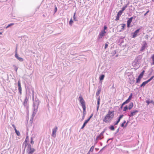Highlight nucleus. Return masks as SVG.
Wrapping results in <instances>:
<instances>
[{
	"mask_svg": "<svg viewBox=\"0 0 154 154\" xmlns=\"http://www.w3.org/2000/svg\"><path fill=\"white\" fill-rule=\"evenodd\" d=\"M32 92V100L33 101V106L34 109L33 112V114L32 115V116H34L37 112L38 106L39 104L40 101L38 98L36 97L35 98V100L34 99V91H33Z\"/></svg>",
	"mask_w": 154,
	"mask_h": 154,
	"instance_id": "1",
	"label": "nucleus"
},
{
	"mask_svg": "<svg viewBox=\"0 0 154 154\" xmlns=\"http://www.w3.org/2000/svg\"><path fill=\"white\" fill-rule=\"evenodd\" d=\"M114 111H111L109 110L103 120V122L107 123L110 121L114 117Z\"/></svg>",
	"mask_w": 154,
	"mask_h": 154,
	"instance_id": "2",
	"label": "nucleus"
},
{
	"mask_svg": "<svg viewBox=\"0 0 154 154\" xmlns=\"http://www.w3.org/2000/svg\"><path fill=\"white\" fill-rule=\"evenodd\" d=\"M79 100L83 108V112H86L85 102L81 96H79Z\"/></svg>",
	"mask_w": 154,
	"mask_h": 154,
	"instance_id": "3",
	"label": "nucleus"
},
{
	"mask_svg": "<svg viewBox=\"0 0 154 154\" xmlns=\"http://www.w3.org/2000/svg\"><path fill=\"white\" fill-rule=\"evenodd\" d=\"M141 55H139L134 60L132 63V65L134 67L138 66L139 65V61L141 59Z\"/></svg>",
	"mask_w": 154,
	"mask_h": 154,
	"instance_id": "4",
	"label": "nucleus"
},
{
	"mask_svg": "<svg viewBox=\"0 0 154 154\" xmlns=\"http://www.w3.org/2000/svg\"><path fill=\"white\" fill-rule=\"evenodd\" d=\"M35 149L31 147V146L30 144L28 145L27 149V152L28 154H33V153L35 151Z\"/></svg>",
	"mask_w": 154,
	"mask_h": 154,
	"instance_id": "5",
	"label": "nucleus"
},
{
	"mask_svg": "<svg viewBox=\"0 0 154 154\" xmlns=\"http://www.w3.org/2000/svg\"><path fill=\"white\" fill-rule=\"evenodd\" d=\"M106 33V32L101 30V32H100L99 35H98L97 37V39H99L100 38H102L104 36Z\"/></svg>",
	"mask_w": 154,
	"mask_h": 154,
	"instance_id": "6",
	"label": "nucleus"
},
{
	"mask_svg": "<svg viewBox=\"0 0 154 154\" xmlns=\"http://www.w3.org/2000/svg\"><path fill=\"white\" fill-rule=\"evenodd\" d=\"M105 131H102L100 134L98 135L96 137V140H101L103 138V134Z\"/></svg>",
	"mask_w": 154,
	"mask_h": 154,
	"instance_id": "7",
	"label": "nucleus"
},
{
	"mask_svg": "<svg viewBox=\"0 0 154 154\" xmlns=\"http://www.w3.org/2000/svg\"><path fill=\"white\" fill-rule=\"evenodd\" d=\"M57 127L56 126L52 129V136L54 138H55L56 136V132H57Z\"/></svg>",
	"mask_w": 154,
	"mask_h": 154,
	"instance_id": "8",
	"label": "nucleus"
},
{
	"mask_svg": "<svg viewBox=\"0 0 154 154\" xmlns=\"http://www.w3.org/2000/svg\"><path fill=\"white\" fill-rule=\"evenodd\" d=\"M138 112V110H134L133 111H131L130 112V114H128V116L130 117L133 116L134 115H136V114Z\"/></svg>",
	"mask_w": 154,
	"mask_h": 154,
	"instance_id": "9",
	"label": "nucleus"
},
{
	"mask_svg": "<svg viewBox=\"0 0 154 154\" xmlns=\"http://www.w3.org/2000/svg\"><path fill=\"white\" fill-rule=\"evenodd\" d=\"M18 89L19 90V91L20 94H22V88L21 87V85L20 83V80H18Z\"/></svg>",
	"mask_w": 154,
	"mask_h": 154,
	"instance_id": "10",
	"label": "nucleus"
},
{
	"mask_svg": "<svg viewBox=\"0 0 154 154\" xmlns=\"http://www.w3.org/2000/svg\"><path fill=\"white\" fill-rule=\"evenodd\" d=\"M140 29V28H139L136 30L135 31V32L133 33V35H132V38H135L137 36V35L138 33H139Z\"/></svg>",
	"mask_w": 154,
	"mask_h": 154,
	"instance_id": "11",
	"label": "nucleus"
},
{
	"mask_svg": "<svg viewBox=\"0 0 154 154\" xmlns=\"http://www.w3.org/2000/svg\"><path fill=\"white\" fill-rule=\"evenodd\" d=\"M133 19V17H131L129 18L128 19V20L127 21V26L129 28V27H130V25Z\"/></svg>",
	"mask_w": 154,
	"mask_h": 154,
	"instance_id": "12",
	"label": "nucleus"
},
{
	"mask_svg": "<svg viewBox=\"0 0 154 154\" xmlns=\"http://www.w3.org/2000/svg\"><path fill=\"white\" fill-rule=\"evenodd\" d=\"M15 56L16 57V58L18 60L22 62V61H23V58L19 57L18 56L17 54H15Z\"/></svg>",
	"mask_w": 154,
	"mask_h": 154,
	"instance_id": "13",
	"label": "nucleus"
},
{
	"mask_svg": "<svg viewBox=\"0 0 154 154\" xmlns=\"http://www.w3.org/2000/svg\"><path fill=\"white\" fill-rule=\"evenodd\" d=\"M28 100V99L27 98V97L26 96L23 103V104L24 106H27V102Z\"/></svg>",
	"mask_w": 154,
	"mask_h": 154,
	"instance_id": "14",
	"label": "nucleus"
},
{
	"mask_svg": "<svg viewBox=\"0 0 154 154\" xmlns=\"http://www.w3.org/2000/svg\"><path fill=\"white\" fill-rule=\"evenodd\" d=\"M134 77H132L129 79L130 82L131 84H132L134 83Z\"/></svg>",
	"mask_w": 154,
	"mask_h": 154,
	"instance_id": "15",
	"label": "nucleus"
},
{
	"mask_svg": "<svg viewBox=\"0 0 154 154\" xmlns=\"http://www.w3.org/2000/svg\"><path fill=\"white\" fill-rule=\"evenodd\" d=\"M147 45V43L146 42H143V44L141 47V51L143 50L145 48V47Z\"/></svg>",
	"mask_w": 154,
	"mask_h": 154,
	"instance_id": "16",
	"label": "nucleus"
},
{
	"mask_svg": "<svg viewBox=\"0 0 154 154\" xmlns=\"http://www.w3.org/2000/svg\"><path fill=\"white\" fill-rule=\"evenodd\" d=\"M101 87H99L98 90L96 93V96H98L99 95L101 91Z\"/></svg>",
	"mask_w": 154,
	"mask_h": 154,
	"instance_id": "17",
	"label": "nucleus"
},
{
	"mask_svg": "<svg viewBox=\"0 0 154 154\" xmlns=\"http://www.w3.org/2000/svg\"><path fill=\"white\" fill-rule=\"evenodd\" d=\"M133 106V102H131L128 107V109L129 110L131 109Z\"/></svg>",
	"mask_w": 154,
	"mask_h": 154,
	"instance_id": "18",
	"label": "nucleus"
},
{
	"mask_svg": "<svg viewBox=\"0 0 154 154\" xmlns=\"http://www.w3.org/2000/svg\"><path fill=\"white\" fill-rule=\"evenodd\" d=\"M104 77H105V75H103V74L101 75L100 76L99 78L100 80V81H102L104 79Z\"/></svg>",
	"mask_w": 154,
	"mask_h": 154,
	"instance_id": "19",
	"label": "nucleus"
},
{
	"mask_svg": "<svg viewBox=\"0 0 154 154\" xmlns=\"http://www.w3.org/2000/svg\"><path fill=\"white\" fill-rule=\"evenodd\" d=\"M142 79L141 78L138 76V78L136 79V84L138 83H139Z\"/></svg>",
	"mask_w": 154,
	"mask_h": 154,
	"instance_id": "20",
	"label": "nucleus"
},
{
	"mask_svg": "<svg viewBox=\"0 0 154 154\" xmlns=\"http://www.w3.org/2000/svg\"><path fill=\"white\" fill-rule=\"evenodd\" d=\"M88 122H87V121L85 120V121L83 123V125L82 126L81 129H83L85 127L86 125V124L88 123Z\"/></svg>",
	"mask_w": 154,
	"mask_h": 154,
	"instance_id": "21",
	"label": "nucleus"
},
{
	"mask_svg": "<svg viewBox=\"0 0 154 154\" xmlns=\"http://www.w3.org/2000/svg\"><path fill=\"white\" fill-rule=\"evenodd\" d=\"M147 83V82L146 81L143 82V83L140 85V87H144Z\"/></svg>",
	"mask_w": 154,
	"mask_h": 154,
	"instance_id": "22",
	"label": "nucleus"
},
{
	"mask_svg": "<svg viewBox=\"0 0 154 154\" xmlns=\"http://www.w3.org/2000/svg\"><path fill=\"white\" fill-rule=\"evenodd\" d=\"M145 72L144 70H143L139 75L138 76L142 78Z\"/></svg>",
	"mask_w": 154,
	"mask_h": 154,
	"instance_id": "23",
	"label": "nucleus"
},
{
	"mask_svg": "<svg viewBox=\"0 0 154 154\" xmlns=\"http://www.w3.org/2000/svg\"><path fill=\"white\" fill-rule=\"evenodd\" d=\"M100 97H98V98L97 99V106H99L100 104Z\"/></svg>",
	"mask_w": 154,
	"mask_h": 154,
	"instance_id": "24",
	"label": "nucleus"
},
{
	"mask_svg": "<svg viewBox=\"0 0 154 154\" xmlns=\"http://www.w3.org/2000/svg\"><path fill=\"white\" fill-rule=\"evenodd\" d=\"M128 4L126 5H125L124 6H123L122 8V10H121V11H122V12H123V11H124L126 8L127 7L128 5Z\"/></svg>",
	"mask_w": 154,
	"mask_h": 154,
	"instance_id": "25",
	"label": "nucleus"
},
{
	"mask_svg": "<svg viewBox=\"0 0 154 154\" xmlns=\"http://www.w3.org/2000/svg\"><path fill=\"white\" fill-rule=\"evenodd\" d=\"M94 146H92L90 148V150L89 151V152H92L94 151Z\"/></svg>",
	"mask_w": 154,
	"mask_h": 154,
	"instance_id": "26",
	"label": "nucleus"
},
{
	"mask_svg": "<svg viewBox=\"0 0 154 154\" xmlns=\"http://www.w3.org/2000/svg\"><path fill=\"white\" fill-rule=\"evenodd\" d=\"M154 78V75H153V76H152L148 80H146V81L147 82V83H148L149 82H150L151 80H152Z\"/></svg>",
	"mask_w": 154,
	"mask_h": 154,
	"instance_id": "27",
	"label": "nucleus"
},
{
	"mask_svg": "<svg viewBox=\"0 0 154 154\" xmlns=\"http://www.w3.org/2000/svg\"><path fill=\"white\" fill-rule=\"evenodd\" d=\"M15 132L17 134V135L18 136H20V133L19 131H17V129L15 130Z\"/></svg>",
	"mask_w": 154,
	"mask_h": 154,
	"instance_id": "28",
	"label": "nucleus"
},
{
	"mask_svg": "<svg viewBox=\"0 0 154 154\" xmlns=\"http://www.w3.org/2000/svg\"><path fill=\"white\" fill-rule=\"evenodd\" d=\"M109 129L110 130L112 131H113L115 130V128L113 125H111L109 127Z\"/></svg>",
	"mask_w": 154,
	"mask_h": 154,
	"instance_id": "29",
	"label": "nucleus"
},
{
	"mask_svg": "<svg viewBox=\"0 0 154 154\" xmlns=\"http://www.w3.org/2000/svg\"><path fill=\"white\" fill-rule=\"evenodd\" d=\"M75 12L73 16V19L74 21H76L77 20V18L75 17Z\"/></svg>",
	"mask_w": 154,
	"mask_h": 154,
	"instance_id": "30",
	"label": "nucleus"
},
{
	"mask_svg": "<svg viewBox=\"0 0 154 154\" xmlns=\"http://www.w3.org/2000/svg\"><path fill=\"white\" fill-rule=\"evenodd\" d=\"M146 102L147 103V105H149L150 103H152L153 102V100H151V101H149V100H147L146 101Z\"/></svg>",
	"mask_w": 154,
	"mask_h": 154,
	"instance_id": "31",
	"label": "nucleus"
},
{
	"mask_svg": "<svg viewBox=\"0 0 154 154\" xmlns=\"http://www.w3.org/2000/svg\"><path fill=\"white\" fill-rule=\"evenodd\" d=\"M151 58L152 61V62L151 64V65H154V54L151 57Z\"/></svg>",
	"mask_w": 154,
	"mask_h": 154,
	"instance_id": "32",
	"label": "nucleus"
},
{
	"mask_svg": "<svg viewBox=\"0 0 154 154\" xmlns=\"http://www.w3.org/2000/svg\"><path fill=\"white\" fill-rule=\"evenodd\" d=\"M126 123V121L125 120H124L123 123L121 125V126L122 127H125V124Z\"/></svg>",
	"mask_w": 154,
	"mask_h": 154,
	"instance_id": "33",
	"label": "nucleus"
},
{
	"mask_svg": "<svg viewBox=\"0 0 154 154\" xmlns=\"http://www.w3.org/2000/svg\"><path fill=\"white\" fill-rule=\"evenodd\" d=\"M14 23H11L9 24H8L6 27V29H7L8 28L10 27V26H12L14 25Z\"/></svg>",
	"mask_w": 154,
	"mask_h": 154,
	"instance_id": "34",
	"label": "nucleus"
},
{
	"mask_svg": "<svg viewBox=\"0 0 154 154\" xmlns=\"http://www.w3.org/2000/svg\"><path fill=\"white\" fill-rule=\"evenodd\" d=\"M120 120L118 119L117 120L116 122H114V125H117L120 122Z\"/></svg>",
	"mask_w": 154,
	"mask_h": 154,
	"instance_id": "35",
	"label": "nucleus"
},
{
	"mask_svg": "<svg viewBox=\"0 0 154 154\" xmlns=\"http://www.w3.org/2000/svg\"><path fill=\"white\" fill-rule=\"evenodd\" d=\"M73 21L72 20V18H71L69 22V24L71 26L72 23H73Z\"/></svg>",
	"mask_w": 154,
	"mask_h": 154,
	"instance_id": "36",
	"label": "nucleus"
},
{
	"mask_svg": "<svg viewBox=\"0 0 154 154\" xmlns=\"http://www.w3.org/2000/svg\"><path fill=\"white\" fill-rule=\"evenodd\" d=\"M125 26V24L123 23L122 24L121 28L122 30H123L124 29Z\"/></svg>",
	"mask_w": 154,
	"mask_h": 154,
	"instance_id": "37",
	"label": "nucleus"
},
{
	"mask_svg": "<svg viewBox=\"0 0 154 154\" xmlns=\"http://www.w3.org/2000/svg\"><path fill=\"white\" fill-rule=\"evenodd\" d=\"M123 12L122 11H120L117 13V15H119V16H120L122 14Z\"/></svg>",
	"mask_w": 154,
	"mask_h": 154,
	"instance_id": "38",
	"label": "nucleus"
},
{
	"mask_svg": "<svg viewBox=\"0 0 154 154\" xmlns=\"http://www.w3.org/2000/svg\"><path fill=\"white\" fill-rule=\"evenodd\" d=\"M128 109V106H127V105H126L125 107H124L123 109V111H126Z\"/></svg>",
	"mask_w": 154,
	"mask_h": 154,
	"instance_id": "39",
	"label": "nucleus"
},
{
	"mask_svg": "<svg viewBox=\"0 0 154 154\" xmlns=\"http://www.w3.org/2000/svg\"><path fill=\"white\" fill-rule=\"evenodd\" d=\"M132 96H133V94L132 93H131L130 94V96H129L128 99L129 100H130L132 99Z\"/></svg>",
	"mask_w": 154,
	"mask_h": 154,
	"instance_id": "40",
	"label": "nucleus"
},
{
	"mask_svg": "<svg viewBox=\"0 0 154 154\" xmlns=\"http://www.w3.org/2000/svg\"><path fill=\"white\" fill-rule=\"evenodd\" d=\"M109 42H107L106 44H105V47H104V48L105 49H106V48H107V47H108V44H109Z\"/></svg>",
	"mask_w": 154,
	"mask_h": 154,
	"instance_id": "41",
	"label": "nucleus"
},
{
	"mask_svg": "<svg viewBox=\"0 0 154 154\" xmlns=\"http://www.w3.org/2000/svg\"><path fill=\"white\" fill-rule=\"evenodd\" d=\"M30 140V143L32 144H33L34 142L33 141V138L32 137H31Z\"/></svg>",
	"mask_w": 154,
	"mask_h": 154,
	"instance_id": "42",
	"label": "nucleus"
},
{
	"mask_svg": "<svg viewBox=\"0 0 154 154\" xmlns=\"http://www.w3.org/2000/svg\"><path fill=\"white\" fill-rule=\"evenodd\" d=\"M29 140V137L28 135L26 136L24 142L26 143Z\"/></svg>",
	"mask_w": 154,
	"mask_h": 154,
	"instance_id": "43",
	"label": "nucleus"
},
{
	"mask_svg": "<svg viewBox=\"0 0 154 154\" xmlns=\"http://www.w3.org/2000/svg\"><path fill=\"white\" fill-rule=\"evenodd\" d=\"M119 17H120V16L117 15L116 16V18L115 19V20L116 21L118 20H119Z\"/></svg>",
	"mask_w": 154,
	"mask_h": 154,
	"instance_id": "44",
	"label": "nucleus"
},
{
	"mask_svg": "<svg viewBox=\"0 0 154 154\" xmlns=\"http://www.w3.org/2000/svg\"><path fill=\"white\" fill-rule=\"evenodd\" d=\"M123 116H124L123 115H121L119 116L118 119L120 120L123 117Z\"/></svg>",
	"mask_w": 154,
	"mask_h": 154,
	"instance_id": "45",
	"label": "nucleus"
},
{
	"mask_svg": "<svg viewBox=\"0 0 154 154\" xmlns=\"http://www.w3.org/2000/svg\"><path fill=\"white\" fill-rule=\"evenodd\" d=\"M107 29V27L106 25H104L103 27V31H105Z\"/></svg>",
	"mask_w": 154,
	"mask_h": 154,
	"instance_id": "46",
	"label": "nucleus"
},
{
	"mask_svg": "<svg viewBox=\"0 0 154 154\" xmlns=\"http://www.w3.org/2000/svg\"><path fill=\"white\" fill-rule=\"evenodd\" d=\"M130 100H129L128 99H127L126 100H125V102L127 104V103H128L130 101Z\"/></svg>",
	"mask_w": 154,
	"mask_h": 154,
	"instance_id": "47",
	"label": "nucleus"
},
{
	"mask_svg": "<svg viewBox=\"0 0 154 154\" xmlns=\"http://www.w3.org/2000/svg\"><path fill=\"white\" fill-rule=\"evenodd\" d=\"M130 100H129L128 99H127L126 100H125V102L127 104V103H128L130 101Z\"/></svg>",
	"mask_w": 154,
	"mask_h": 154,
	"instance_id": "48",
	"label": "nucleus"
},
{
	"mask_svg": "<svg viewBox=\"0 0 154 154\" xmlns=\"http://www.w3.org/2000/svg\"><path fill=\"white\" fill-rule=\"evenodd\" d=\"M12 126L13 128L14 129V130L16 129H17L16 128V127L14 125V124L12 125Z\"/></svg>",
	"mask_w": 154,
	"mask_h": 154,
	"instance_id": "49",
	"label": "nucleus"
},
{
	"mask_svg": "<svg viewBox=\"0 0 154 154\" xmlns=\"http://www.w3.org/2000/svg\"><path fill=\"white\" fill-rule=\"evenodd\" d=\"M119 131V128L117 130H116V132L115 133V134H116L117 133H118Z\"/></svg>",
	"mask_w": 154,
	"mask_h": 154,
	"instance_id": "50",
	"label": "nucleus"
},
{
	"mask_svg": "<svg viewBox=\"0 0 154 154\" xmlns=\"http://www.w3.org/2000/svg\"><path fill=\"white\" fill-rule=\"evenodd\" d=\"M106 146H104V147H103L100 151V152H101L106 147Z\"/></svg>",
	"mask_w": 154,
	"mask_h": 154,
	"instance_id": "51",
	"label": "nucleus"
},
{
	"mask_svg": "<svg viewBox=\"0 0 154 154\" xmlns=\"http://www.w3.org/2000/svg\"><path fill=\"white\" fill-rule=\"evenodd\" d=\"M14 69H15V71L17 72V70L18 69V68L16 66H15V67H14Z\"/></svg>",
	"mask_w": 154,
	"mask_h": 154,
	"instance_id": "52",
	"label": "nucleus"
},
{
	"mask_svg": "<svg viewBox=\"0 0 154 154\" xmlns=\"http://www.w3.org/2000/svg\"><path fill=\"white\" fill-rule=\"evenodd\" d=\"M149 12V11L148 10V11L144 14V16H146V14H147Z\"/></svg>",
	"mask_w": 154,
	"mask_h": 154,
	"instance_id": "53",
	"label": "nucleus"
},
{
	"mask_svg": "<svg viewBox=\"0 0 154 154\" xmlns=\"http://www.w3.org/2000/svg\"><path fill=\"white\" fill-rule=\"evenodd\" d=\"M57 8L56 6H55V9H54V11L55 12H56L57 11Z\"/></svg>",
	"mask_w": 154,
	"mask_h": 154,
	"instance_id": "54",
	"label": "nucleus"
},
{
	"mask_svg": "<svg viewBox=\"0 0 154 154\" xmlns=\"http://www.w3.org/2000/svg\"><path fill=\"white\" fill-rule=\"evenodd\" d=\"M83 113H84V115L82 116V120H83L84 119V118H85V114H84L85 112L84 113L83 112Z\"/></svg>",
	"mask_w": 154,
	"mask_h": 154,
	"instance_id": "55",
	"label": "nucleus"
},
{
	"mask_svg": "<svg viewBox=\"0 0 154 154\" xmlns=\"http://www.w3.org/2000/svg\"><path fill=\"white\" fill-rule=\"evenodd\" d=\"M91 119V118H90V117H89V118L87 119L86 120L87 121V122H88L89 121V120H90Z\"/></svg>",
	"mask_w": 154,
	"mask_h": 154,
	"instance_id": "56",
	"label": "nucleus"
},
{
	"mask_svg": "<svg viewBox=\"0 0 154 154\" xmlns=\"http://www.w3.org/2000/svg\"><path fill=\"white\" fill-rule=\"evenodd\" d=\"M17 46L16 47V50H15V54H17Z\"/></svg>",
	"mask_w": 154,
	"mask_h": 154,
	"instance_id": "57",
	"label": "nucleus"
},
{
	"mask_svg": "<svg viewBox=\"0 0 154 154\" xmlns=\"http://www.w3.org/2000/svg\"><path fill=\"white\" fill-rule=\"evenodd\" d=\"M128 122H129V121H128L127 122H126V125H125V127H126L127 126V125L128 124Z\"/></svg>",
	"mask_w": 154,
	"mask_h": 154,
	"instance_id": "58",
	"label": "nucleus"
},
{
	"mask_svg": "<svg viewBox=\"0 0 154 154\" xmlns=\"http://www.w3.org/2000/svg\"><path fill=\"white\" fill-rule=\"evenodd\" d=\"M123 107V106H121L119 108V110H120L121 109H122V108Z\"/></svg>",
	"mask_w": 154,
	"mask_h": 154,
	"instance_id": "59",
	"label": "nucleus"
},
{
	"mask_svg": "<svg viewBox=\"0 0 154 154\" xmlns=\"http://www.w3.org/2000/svg\"><path fill=\"white\" fill-rule=\"evenodd\" d=\"M97 140H95V143H94V146L97 143Z\"/></svg>",
	"mask_w": 154,
	"mask_h": 154,
	"instance_id": "60",
	"label": "nucleus"
},
{
	"mask_svg": "<svg viewBox=\"0 0 154 154\" xmlns=\"http://www.w3.org/2000/svg\"><path fill=\"white\" fill-rule=\"evenodd\" d=\"M99 107V106H97V112L98 111Z\"/></svg>",
	"mask_w": 154,
	"mask_h": 154,
	"instance_id": "61",
	"label": "nucleus"
},
{
	"mask_svg": "<svg viewBox=\"0 0 154 154\" xmlns=\"http://www.w3.org/2000/svg\"><path fill=\"white\" fill-rule=\"evenodd\" d=\"M113 138H109L108 139V141H109L110 140H112Z\"/></svg>",
	"mask_w": 154,
	"mask_h": 154,
	"instance_id": "62",
	"label": "nucleus"
},
{
	"mask_svg": "<svg viewBox=\"0 0 154 154\" xmlns=\"http://www.w3.org/2000/svg\"><path fill=\"white\" fill-rule=\"evenodd\" d=\"M93 115V114H91V115L89 117L90 118H91L92 117Z\"/></svg>",
	"mask_w": 154,
	"mask_h": 154,
	"instance_id": "63",
	"label": "nucleus"
},
{
	"mask_svg": "<svg viewBox=\"0 0 154 154\" xmlns=\"http://www.w3.org/2000/svg\"><path fill=\"white\" fill-rule=\"evenodd\" d=\"M132 17H133V18H134L135 19L136 18V17L135 16H134Z\"/></svg>",
	"mask_w": 154,
	"mask_h": 154,
	"instance_id": "64",
	"label": "nucleus"
}]
</instances>
